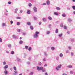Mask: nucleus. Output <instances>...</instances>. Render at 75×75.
Returning <instances> with one entry per match:
<instances>
[{
	"instance_id": "obj_44",
	"label": "nucleus",
	"mask_w": 75,
	"mask_h": 75,
	"mask_svg": "<svg viewBox=\"0 0 75 75\" xmlns=\"http://www.w3.org/2000/svg\"><path fill=\"white\" fill-rule=\"evenodd\" d=\"M17 24L18 25H20V22H17Z\"/></svg>"
},
{
	"instance_id": "obj_26",
	"label": "nucleus",
	"mask_w": 75,
	"mask_h": 75,
	"mask_svg": "<svg viewBox=\"0 0 75 75\" xmlns=\"http://www.w3.org/2000/svg\"><path fill=\"white\" fill-rule=\"evenodd\" d=\"M6 62H3V65H6Z\"/></svg>"
},
{
	"instance_id": "obj_64",
	"label": "nucleus",
	"mask_w": 75,
	"mask_h": 75,
	"mask_svg": "<svg viewBox=\"0 0 75 75\" xmlns=\"http://www.w3.org/2000/svg\"><path fill=\"white\" fill-rule=\"evenodd\" d=\"M31 57H29L28 59V60H31Z\"/></svg>"
},
{
	"instance_id": "obj_50",
	"label": "nucleus",
	"mask_w": 75,
	"mask_h": 75,
	"mask_svg": "<svg viewBox=\"0 0 75 75\" xmlns=\"http://www.w3.org/2000/svg\"><path fill=\"white\" fill-rule=\"evenodd\" d=\"M71 56H73V55H74V53H73V52H71Z\"/></svg>"
},
{
	"instance_id": "obj_51",
	"label": "nucleus",
	"mask_w": 75,
	"mask_h": 75,
	"mask_svg": "<svg viewBox=\"0 0 75 75\" xmlns=\"http://www.w3.org/2000/svg\"><path fill=\"white\" fill-rule=\"evenodd\" d=\"M67 34H70V31H67Z\"/></svg>"
},
{
	"instance_id": "obj_11",
	"label": "nucleus",
	"mask_w": 75,
	"mask_h": 75,
	"mask_svg": "<svg viewBox=\"0 0 75 75\" xmlns=\"http://www.w3.org/2000/svg\"><path fill=\"white\" fill-rule=\"evenodd\" d=\"M8 65H6L4 67V69H7V68H8Z\"/></svg>"
},
{
	"instance_id": "obj_33",
	"label": "nucleus",
	"mask_w": 75,
	"mask_h": 75,
	"mask_svg": "<svg viewBox=\"0 0 75 75\" xmlns=\"http://www.w3.org/2000/svg\"><path fill=\"white\" fill-rule=\"evenodd\" d=\"M28 6L29 7H31V6H32V4L30 3L29 4Z\"/></svg>"
},
{
	"instance_id": "obj_59",
	"label": "nucleus",
	"mask_w": 75,
	"mask_h": 75,
	"mask_svg": "<svg viewBox=\"0 0 75 75\" xmlns=\"http://www.w3.org/2000/svg\"><path fill=\"white\" fill-rule=\"evenodd\" d=\"M15 11H18V8H16V9H15Z\"/></svg>"
},
{
	"instance_id": "obj_46",
	"label": "nucleus",
	"mask_w": 75,
	"mask_h": 75,
	"mask_svg": "<svg viewBox=\"0 0 75 75\" xmlns=\"http://www.w3.org/2000/svg\"><path fill=\"white\" fill-rule=\"evenodd\" d=\"M60 27H63V24L62 23L60 24Z\"/></svg>"
},
{
	"instance_id": "obj_10",
	"label": "nucleus",
	"mask_w": 75,
	"mask_h": 75,
	"mask_svg": "<svg viewBox=\"0 0 75 75\" xmlns=\"http://www.w3.org/2000/svg\"><path fill=\"white\" fill-rule=\"evenodd\" d=\"M30 28L32 30H33L34 29V27L33 26H30Z\"/></svg>"
},
{
	"instance_id": "obj_52",
	"label": "nucleus",
	"mask_w": 75,
	"mask_h": 75,
	"mask_svg": "<svg viewBox=\"0 0 75 75\" xmlns=\"http://www.w3.org/2000/svg\"><path fill=\"white\" fill-rule=\"evenodd\" d=\"M8 4H11V1H9L8 2Z\"/></svg>"
},
{
	"instance_id": "obj_54",
	"label": "nucleus",
	"mask_w": 75,
	"mask_h": 75,
	"mask_svg": "<svg viewBox=\"0 0 75 75\" xmlns=\"http://www.w3.org/2000/svg\"><path fill=\"white\" fill-rule=\"evenodd\" d=\"M49 28H50V27H51V24H50L48 25Z\"/></svg>"
},
{
	"instance_id": "obj_55",
	"label": "nucleus",
	"mask_w": 75,
	"mask_h": 75,
	"mask_svg": "<svg viewBox=\"0 0 75 75\" xmlns=\"http://www.w3.org/2000/svg\"><path fill=\"white\" fill-rule=\"evenodd\" d=\"M56 59L57 61H58V60H59V57H56Z\"/></svg>"
},
{
	"instance_id": "obj_58",
	"label": "nucleus",
	"mask_w": 75,
	"mask_h": 75,
	"mask_svg": "<svg viewBox=\"0 0 75 75\" xmlns=\"http://www.w3.org/2000/svg\"><path fill=\"white\" fill-rule=\"evenodd\" d=\"M39 25H41V22H40L39 23Z\"/></svg>"
},
{
	"instance_id": "obj_15",
	"label": "nucleus",
	"mask_w": 75,
	"mask_h": 75,
	"mask_svg": "<svg viewBox=\"0 0 75 75\" xmlns=\"http://www.w3.org/2000/svg\"><path fill=\"white\" fill-rule=\"evenodd\" d=\"M46 3L47 5H49L50 4V1H49L48 0L47 1H46Z\"/></svg>"
},
{
	"instance_id": "obj_24",
	"label": "nucleus",
	"mask_w": 75,
	"mask_h": 75,
	"mask_svg": "<svg viewBox=\"0 0 75 75\" xmlns=\"http://www.w3.org/2000/svg\"><path fill=\"white\" fill-rule=\"evenodd\" d=\"M42 20L43 21H44V22H45V21H46V18H43L42 19Z\"/></svg>"
},
{
	"instance_id": "obj_13",
	"label": "nucleus",
	"mask_w": 75,
	"mask_h": 75,
	"mask_svg": "<svg viewBox=\"0 0 75 75\" xmlns=\"http://www.w3.org/2000/svg\"><path fill=\"white\" fill-rule=\"evenodd\" d=\"M48 18L49 20H52V18L50 16H48Z\"/></svg>"
},
{
	"instance_id": "obj_62",
	"label": "nucleus",
	"mask_w": 75,
	"mask_h": 75,
	"mask_svg": "<svg viewBox=\"0 0 75 75\" xmlns=\"http://www.w3.org/2000/svg\"><path fill=\"white\" fill-rule=\"evenodd\" d=\"M45 75H48V73H45Z\"/></svg>"
},
{
	"instance_id": "obj_41",
	"label": "nucleus",
	"mask_w": 75,
	"mask_h": 75,
	"mask_svg": "<svg viewBox=\"0 0 75 75\" xmlns=\"http://www.w3.org/2000/svg\"><path fill=\"white\" fill-rule=\"evenodd\" d=\"M25 49H28V46H25Z\"/></svg>"
},
{
	"instance_id": "obj_47",
	"label": "nucleus",
	"mask_w": 75,
	"mask_h": 75,
	"mask_svg": "<svg viewBox=\"0 0 75 75\" xmlns=\"http://www.w3.org/2000/svg\"><path fill=\"white\" fill-rule=\"evenodd\" d=\"M27 64H28V65H30V62H28L27 63Z\"/></svg>"
},
{
	"instance_id": "obj_23",
	"label": "nucleus",
	"mask_w": 75,
	"mask_h": 75,
	"mask_svg": "<svg viewBox=\"0 0 75 75\" xmlns=\"http://www.w3.org/2000/svg\"><path fill=\"white\" fill-rule=\"evenodd\" d=\"M32 48H31V47H30L28 49V50L29 51H30L32 50Z\"/></svg>"
},
{
	"instance_id": "obj_7",
	"label": "nucleus",
	"mask_w": 75,
	"mask_h": 75,
	"mask_svg": "<svg viewBox=\"0 0 75 75\" xmlns=\"http://www.w3.org/2000/svg\"><path fill=\"white\" fill-rule=\"evenodd\" d=\"M27 13L28 14H30V13H31V12H30V10H28L27 12Z\"/></svg>"
},
{
	"instance_id": "obj_20",
	"label": "nucleus",
	"mask_w": 75,
	"mask_h": 75,
	"mask_svg": "<svg viewBox=\"0 0 75 75\" xmlns=\"http://www.w3.org/2000/svg\"><path fill=\"white\" fill-rule=\"evenodd\" d=\"M4 74H8V73H7V71H6V70H5L4 71Z\"/></svg>"
},
{
	"instance_id": "obj_38",
	"label": "nucleus",
	"mask_w": 75,
	"mask_h": 75,
	"mask_svg": "<svg viewBox=\"0 0 75 75\" xmlns=\"http://www.w3.org/2000/svg\"><path fill=\"white\" fill-rule=\"evenodd\" d=\"M8 47H9V48H11V45L10 44L8 45Z\"/></svg>"
},
{
	"instance_id": "obj_12",
	"label": "nucleus",
	"mask_w": 75,
	"mask_h": 75,
	"mask_svg": "<svg viewBox=\"0 0 75 75\" xmlns=\"http://www.w3.org/2000/svg\"><path fill=\"white\" fill-rule=\"evenodd\" d=\"M31 23L30 22H28L27 23V24L28 25H31Z\"/></svg>"
},
{
	"instance_id": "obj_31",
	"label": "nucleus",
	"mask_w": 75,
	"mask_h": 75,
	"mask_svg": "<svg viewBox=\"0 0 75 75\" xmlns=\"http://www.w3.org/2000/svg\"><path fill=\"white\" fill-rule=\"evenodd\" d=\"M68 21H69V22H71L72 20L71 19H68Z\"/></svg>"
},
{
	"instance_id": "obj_5",
	"label": "nucleus",
	"mask_w": 75,
	"mask_h": 75,
	"mask_svg": "<svg viewBox=\"0 0 75 75\" xmlns=\"http://www.w3.org/2000/svg\"><path fill=\"white\" fill-rule=\"evenodd\" d=\"M14 73H13V75H17V73L18 72L17 71H16V70H15L14 71Z\"/></svg>"
},
{
	"instance_id": "obj_36",
	"label": "nucleus",
	"mask_w": 75,
	"mask_h": 75,
	"mask_svg": "<svg viewBox=\"0 0 75 75\" xmlns=\"http://www.w3.org/2000/svg\"><path fill=\"white\" fill-rule=\"evenodd\" d=\"M50 33V31H48L46 32L47 34H49Z\"/></svg>"
},
{
	"instance_id": "obj_43",
	"label": "nucleus",
	"mask_w": 75,
	"mask_h": 75,
	"mask_svg": "<svg viewBox=\"0 0 75 75\" xmlns=\"http://www.w3.org/2000/svg\"><path fill=\"white\" fill-rule=\"evenodd\" d=\"M66 54H67V53H69V50H67L66 51Z\"/></svg>"
},
{
	"instance_id": "obj_45",
	"label": "nucleus",
	"mask_w": 75,
	"mask_h": 75,
	"mask_svg": "<svg viewBox=\"0 0 75 75\" xmlns=\"http://www.w3.org/2000/svg\"><path fill=\"white\" fill-rule=\"evenodd\" d=\"M17 31L18 32L20 33V30L18 29L17 30Z\"/></svg>"
},
{
	"instance_id": "obj_21",
	"label": "nucleus",
	"mask_w": 75,
	"mask_h": 75,
	"mask_svg": "<svg viewBox=\"0 0 75 75\" xmlns=\"http://www.w3.org/2000/svg\"><path fill=\"white\" fill-rule=\"evenodd\" d=\"M11 54H14V52L13 51H12L11 52Z\"/></svg>"
},
{
	"instance_id": "obj_28",
	"label": "nucleus",
	"mask_w": 75,
	"mask_h": 75,
	"mask_svg": "<svg viewBox=\"0 0 75 75\" xmlns=\"http://www.w3.org/2000/svg\"><path fill=\"white\" fill-rule=\"evenodd\" d=\"M22 35H27V33H23Z\"/></svg>"
},
{
	"instance_id": "obj_35",
	"label": "nucleus",
	"mask_w": 75,
	"mask_h": 75,
	"mask_svg": "<svg viewBox=\"0 0 75 75\" xmlns=\"http://www.w3.org/2000/svg\"><path fill=\"white\" fill-rule=\"evenodd\" d=\"M51 48L52 50H55V47H52Z\"/></svg>"
},
{
	"instance_id": "obj_27",
	"label": "nucleus",
	"mask_w": 75,
	"mask_h": 75,
	"mask_svg": "<svg viewBox=\"0 0 75 75\" xmlns=\"http://www.w3.org/2000/svg\"><path fill=\"white\" fill-rule=\"evenodd\" d=\"M2 25L3 27H4V26H6V24L4 23H2Z\"/></svg>"
},
{
	"instance_id": "obj_39",
	"label": "nucleus",
	"mask_w": 75,
	"mask_h": 75,
	"mask_svg": "<svg viewBox=\"0 0 75 75\" xmlns=\"http://www.w3.org/2000/svg\"><path fill=\"white\" fill-rule=\"evenodd\" d=\"M17 19H21V17L19 16L16 17Z\"/></svg>"
},
{
	"instance_id": "obj_32",
	"label": "nucleus",
	"mask_w": 75,
	"mask_h": 75,
	"mask_svg": "<svg viewBox=\"0 0 75 75\" xmlns=\"http://www.w3.org/2000/svg\"><path fill=\"white\" fill-rule=\"evenodd\" d=\"M55 33H58V29H57L56 30Z\"/></svg>"
},
{
	"instance_id": "obj_61",
	"label": "nucleus",
	"mask_w": 75,
	"mask_h": 75,
	"mask_svg": "<svg viewBox=\"0 0 75 75\" xmlns=\"http://www.w3.org/2000/svg\"><path fill=\"white\" fill-rule=\"evenodd\" d=\"M20 13H23V10H20Z\"/></svg>"
},
{
	"instance_id": "obj_34",
	"label": "nucleus",
	"mask_w": 75,
	"mask_h": 75,
	"mask_svg": "<svg viewBox=\"0 0 75 75\" xmlns=\"http://www.w3.org/2000/svg\"><path fill=\"white\" fill-rule=\"evenodd\" d=\"M33 74H34L33 72H30V73L29 75H33Z\"/></svg>"
},
{
	"instance_id": "obj_56",
	"label": "nucleus",
	"mask_w": 75,
	"mask_h": 75,
	"mask_svg": "<svg viewBox=\"0 0 75 75\" xmlns=\"http://www.w3.org/2000/svg\"><path fill=\"white\" fill-rule=\"evenodd\" d=\"M41 64H42V63H41V62H40L39 63V65H41Z\"/></svg>"
},
{
	"instance_id": "obj_53",
	"label": "nucleus",
	"mask_w": 75,
	"mask_h": 75,
	"mask_svg": "<svg viewBox=\"0 0 75 75\" xmlns=\"http://www.w3.org/2000/svg\"><path fill=\"white\" fill-rule=\"evenodd\" d=\"M64 29H67V26H64Z\"/></svg>"
},
{
	"instance_id": "obj_22",
	"label": "nucleus",
	"mask_w": 75,
	"mask_h": 75,
	"mask_svg": "<svg viewBox=\"0 0 75 75\" xmlns=\"http://www.w3.org/2000/svg\"><path fill=\"white\" fill-rule=\"evenodd\" d=\"M68 48L69 50H71L72 49V47H71L70 46H68Z\"/></svg>"
},
{
	"instance_id": "obj_1",
	"label": "nucleus",
	"mask_w": 75,
	"mask_h": 75,
	"mask_svg": "<svg viewBox=\"0 0 75 75\" xmlns=\"http://www.w3.org/2000/svg\"><path fill=\"white\" fill-rule=\"evenodd\" d=\"M37 69L38 71H42V72H45V69H43V67H40L38 66L37 67Z\"/></svg>"
},
{
	"instance_id": "obj_29",
	"label": "nucleus",
	"mask_w": 75,
	"mask_h": 75,
	"mask_svg": "<svg viewBox=\"0 0 75 75\" xmlns=\"http://www.w3.org/2000/svg\"><path fill=\"white\" fill-rule=\"evenodd\" d=\"M62 33H61L59 35V37H62Z\"/></svg>"
},
{
	"instance_id": "obj_2",
	"label": "nucleus",
	"mask_w": 75,
	"mask_h": 75,
	"mask_svg": "<svg viewBox=\"0 0 75 75\" xmlns=\"http://www.w3.org/2000/svg\"><path fill=\"white\" fill-rule=\"evenodd\" d=\"M39 33H40L38 32H36L35 34L33 35L34 38H37L38 37V34H39Z\"/></svg>"
},
{
	"instance_id": "obj_8",
	"label": "nucleus",
	"mask_w": 75,
	"mask_h": 75,
	"mask_svg": "<svg viewBox=\"0 0 75 75\" xmlns=\"http://www.w3.org/2000/svg\"><path fill=\"white\" fill-rule=\"evenodd\" d=\"M55 9L56 10H61V8L59 7H56Z\"/></svg>"
},
{
	"instance_id": "obj_18",
	"label": "nucleus",
	"mask_w": 75,
	"mask_h": 75,
	"mask_svg": "<svg viewBox=\"0 0 75 75\" xmlns=\"http://www.w3.org/2000/svg\"><path fill=\"white\" fill-rule=\"evenodd\" d=\"M60 57H63V54L62 53H60L59 54Z\"/></svg>"
},
{
	"instance_id": "obj_37",
	"label": "nucleus",
	"mask_w": 75,
	"mask_h": 75,
	"mask_svg": "<svg viewBox=\"0 0 75 75\" xmlns=\"http://www.w3.org/2000/svg\"><path fill=\"white\" fill-rule=\"evenodd\" d=\"M72 8H73V10H75V6H72Z\"/></svg>"
},
{
	"instance_id": "obj_16",
	"label": "nucleus",
	"mask_w": 75,
	"mask_h": 75,
	"mask_svg": "<svg viewBox=\"0 0 75 75\" xmlns=\"http://www.w3.org/2000/svg\"><path fill=\"white\" fill-rule=\"evenodd\" d=\"M62 17H65L66 16V15L65 14V13H63L62 14Z\"/></svg>"
},
{
	"instance_id": "obj_49",
	"label": "nucleus",
	"mask_w": 75,
	"mask_h": 75,
	"mask_svg": "<svg viewBox=\"0 0 75 75\" xmlns=\"http://www.w3.org/2000/svg\"><path fill=\"white\" fill-rule=\"evenodd\" d=\"M0 42H2V39L1 38H0Z\"/></svg>"
},
{
	"instance_id": "obj_25",
	"label": "nucleus",
	"mask_w": 75,
	"mask_h": 75,
	"mask_svg": "<svg viewBox=\"0 0 75 75\" xmlns=\"http://www.w3.org/2000/svg\"><path fill=\"white\" fill-rule=\"evenodd\" d=\"M44 54L45 56H46V57H47L48 56V54H47V53H46V52H44Z\"/></svg>"
},
{
	"instance_id": "obj_4",
	"label": "nucleus",
	"mask_w": 75,
	"mask_h": 75,
	"mask_svg": "<svg viewBox=\"0 0 75 75\" xmlns=\"http://www.w3.org/2000/svg\"><path fill=\"white\" fill-rule=\"evenodd\" d=\"M33 10L34 11V12L36 13L37 12V8L36 7H34L33 8Z\"/></svg>"
},
{
	"instance_id": "obj_19",
	"label": "nucleus",
	"mask_w": 75,
	"mask_h": 75,
	"mask_svg": "<svg viewBox=\"0 0 75 75\" xmlns=\"http://www.w3.org/2000/svg\"><path fill=\"white\" fill-rule=\"evenodd\" d=\"M23 43V41L22 40H21L19 42V44H22Z\"/></svg>"
},
{
	"instance_id": "obj_60",
	"label": "nucleus",
	"mask_w": 75,
	"mask_h": 75,
	"mask_svg": "<svg viewBox=\"0 0 75 75\" xmlns=\"http://www.w3.org/2000/svg\"><path fill=\"white\" fill-rule=\"evenodd\" d=\"M42 5H43V6H44V5H46V3H43L42 4Z\"/></svg>"
},
{
	"instance_id": "obj_17",
	"label": "nucleus",
	"mask_w": 75,
	"mask_h": 75,
	"mask_svg": "<svg viewBox=\"0 0 75 75\" xmlns=\"http://www.w3.org/2000/svg\"><path fill=\"white\" fill-rule=\"evenodd\" d=\"M54 14L56 16H58V13L56 12H54Z\"/></svg>"
},
{
	"instance_id": "obj_48",
	"label": "nucleus",
	"mask_w": 75,
	"mask_h": 75,
	"mask_svg": "<svg viewBox=\"0 0 75 75\" xmlns=\"http://www.w3.org/2000/svg\"><path fill=\"white\" fill-rule=\"evenodd\" d=\"M10 22H11V24H13V21H10Z\"/></svg>"
},
{
	"instance_id": "obj_30",
	"label": "nucleus",
	"mask_w": 75,
	"mask_h": 75,
	"mask_svg": "<svg viewBox=\"0 0 75 75\" xmlns=\"http://www.w3.org/2000/svg\"><path fill=\"white\" fill-rule=\"evenodd\" d=\"M13 69L15 71H16V70H17V68H16V67H13Z\"/></svg>"
},
{
	"instance_id": "obj_14",
	"label": "nucleus",
	"mask_w": 75,
	"mask_h": 75,
	"mask_svg": "<svg viewBox=\"0 0 75 75\" xmlns=\"http://www.w3.org/2000/svg\"><path fill=\"white\" fill-rule=\"evenodd\" d=\"M17 60L18 61V62L20 61L21 59H20L18 57H17Z\"/></svg>"
},
{
	"instance_id": "obj_3",
	"label": "nucleus",
	"mask_w": 75,
	"mask_h": 75,
	"mask_svg": "<svg viewBox=\"0 0 75 75\" xmlns=\"http://www.w3.org/2000/svg\"><path fill=\"white\" fill-rule=\"evenodd\" d=\"M61 67H62V65L59 64V65L58 67H56V69L57 71H58L59 69V68H61Z\"/></svg>"
},
{
	"instance_id": "obj_6",
	"label": "nucleus",
	"mask_w": 75,
	"mask_h": 75,
	"mask_svg": "<svg viewBox=\"0 0 75 75\" xmlns=\"http://www.w3.org/2000/svg\"><path fill=\"white\" fill-rule=\"evenodd\" d=\"M13 38L15 39H17V36L15 35H13Z\"/></svg>"
},
{
	"instance_id": "obj_63",
	"label": "nucleus",
	"mask_w": 75,
	"mask_h": 75,
	"mask_svg": "<svg viewBox=\"0 0 75 75\" xmlns=\"http://www.w3.org/2000/svg\"><path fill=\"white\" fill-rule=\"evenodd\" d=\"M44 67H47V64H45L44 65Z\"/></svg>"
},
{
	"instance_id": "obj_9",
	"label": "nucleus",
	"mask_w": 75,
	"mask_h": 75,
	"mask_svg": "<svg viewBox=\"0 0 75 75\" xmlns=\"http://www.w3.org/2000/svg\"><path fill=\"white\" fill-rule=\"evenodd\" d=\"M68 68H72V66L71 65H69L67 66Z\"/></svg>"
},
{
	"instance_id": "obj_42",
	"label": "nucleus",
	"mask_w": 75,
	"mask_h": 75,
	"mask_svg": "<svg viewBox=\"0 0 75 75\" xmlns=\"http://www.w3.org/2000/svg\"><path fill=\"white\" fill-rule=\"evenodd\" d=\"M73 73H74V72L72 71H71L70 74H73Z\"/></svg>"
},
{
	"instance_id": "obj_40",
	"label": "nucleus",
	"mask_w": 75,
	"mask_h": 75,
	"mask_svg": "<svg viewBox=\"0 0 75 75\" xmlns=\"http://www.w3.org/2000/svg\"><path fill=\"white\" fill-rule=\"evenodd\" d=\"M43 61H46V58H44V59H43Z\"/></svg>"
},
{
	"instance_id": "obj_57",
	"label": "nucleus",
	"mask_w": 75,
	"mask_h": 75,
	"mask_svg": "<svg viewBox=\"0 0 75 75\" xmlns=\"http://www.w3.org/2000/svg\"><path fill=\"white\" fill-rule=\"evenodd\" d=\"M34 20H37V17H34Z\"/></svg>"
}]
</instances>
